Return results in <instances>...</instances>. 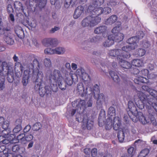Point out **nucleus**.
<instances>
[{"label": "nucleus", "mask_w": 157, "mask_h": 157, "mask_svg": "<svg viewBox=\"0 0 157 157\" xmlns=\"http://www.w3.org/2000/svg\"><path fill=\"white\" fill-rule=\"evenodd\" d=\"M29 67L34 68L33 71L34 76H36V79L35 85V89L39 90V93L41 97L43 96L46 93L51 94L52 90L56 91L58 85L61 90H65L66 88V85L62 76L60 71L55 69L48 76V78L50 87L48 86L44 88V84L43 82V74L42 71L40 70V65L37 60H35L33 63H30Z\"/></svg>", "instance_id": "1"}, {"label": "nucleus", "mask_w": 157, "mask_h": 157, "mask_svg": "<svg viewBox=\"0 0 157 157\" xmlns=\"http://www.w3.org/2000/svg\"><path fill=\"white\" fill-rule=\"evenodd\" d=\"M61 71L65 74L64 82L67 85L71 86L73 82H77L78 78L81 79L86 85L85 89L83 84L82 82L78 83L77 85V90L79 94L82 96H86L92 93V90L91 88L90 78V76L85 72L84 69L82 68H78L75 73L71 71L69 73L64 68Z\"/></svg>", "instance_id": "2"}, {"label": "nucleus", "mask_w": 157, "mask_h": 157, "mask_svg": "<svg viewBox=\"0 0 157 157\" xmlns=\"http://www.w3.org/2000/svg\"><path fill=\"white\" fill-rule=\"evenodd\" d=\"M86 102L84 100H80L77 104V108L73 109L71 111V116H73L75 113L77 112V113L76 115V119L78 122L82 121L84 127H86L88 129H90L93 127V122L90 120H88L87 117L86 118L83 117V119L81 118L80 113L81 111L80 110H82V111L84 109L85 107H90L92 105V101L91 99H90L86 105Z\"/></svg>", "instance_id": "3"}, {"label": "nucleus", "mask_w": 157, "mask_h": 157, "mask_svg": "<svg viewBox=\"0 0 157 157\" xmlns=\"http://www.w3.org/2000/svg\"><path fill=\"white\" fill-rule=\"evenodd\" d=\"M87 12L90 13V16H87L82 21L81 25L82 27H94L100 22L101 18L100 17L96 16V15L94 14L93 11L88 12L87 10Z\"/></svg>", "instance_id": "4"}, {"label": "nucleus", "mask_w": 157, "mask_h": 157, "mask_svg": "<svg viewBox=\"0 0 157 157\" xmlns=\"http://www.w3.org/2000/svg\"><path fill=\"white\" fill-rule=\"evenodd\" d=\"M149 72L147 69H143L140 72V76H137L134 79V81L137 84L140 82L147 83L148 82V79H152L155 78V75L153 74L149 75Z\"/></svg>", "instance_id": "5"}, {"label": "nucleus", "mask_w": 157, "mask_h": 157, "mask_svg": "<svg viewBox=\"0 0 157 157\" xmlns=\"http://www.w3.org/2000/svg\"><path fill=\"white\" fill-rule=\"evenodd\" d=\"M142 89L145 91H146L148 92L151 95L152 97V98H151V97L150 96H148L147 97L146 95L144 93L142 92L145 95L146 97V101L147 102L148 100H150L151 101H157V91L155 90H153V89L149 88L148 86H142ZM140 92H142L140 91H138L137 93L138 95V97L139 98L138 99V101H136V100L135 99H134V101L136 103V102H137L138 103L139 101H140V99L139 97V94Z\"/></svg>", "instance_id": "6"}, {"label": "nucleus", "mask_w": 157, "mask_h": 157, "mask_svg": "<svg viewBox=\"0 0 157 157\" xmlns=\"http://www.w3.org/2000/svg\"><path fill=\"white\" fill-rule=\"evenodd\" d=\"M35 60H37L36 59H34L32 61L29 62L27 66V69L25 70L22 76V83L24 86H26L29 82V79L31 75V71H32L33 76L35 78H36V76H34L33 75V71L34 68L29 67V66L30 63H33V61Z\"/></svg>", "instance_id": "7"}, {"label": "nucleus", "mask_w": 157, "mask_h": 157, "mask_svg": "<svg viewBox=\"0 0 157 157\" xmlns=\"http://www.w3.org/2000/svg\"><path fill=\"white\" fill-rule=\"evenodd\" d=\"M136 117L138 118L140 121L143 124H150L151 122L153 125H156L157 123L154 117H152L149 119L147 116L144 117L141 112H139Z\"/></svg>", "instance_id": "8"}, {"label": "nucleus", "mask_w": 157, "mask_h": 157, "mask_svg": "<svg viewBox=\"0 0 157 157\" xmlns=\"http://www.w3.org/2000/svg\"><path fill=\"white\" fill-rule=\"evenodd\" d=\"M109 56L112 57H117L118 60L121 59V57L129 58L130 57V55L127 54L124 55L122 52L121 50L120 49H116L110 50L108 52Z\"/></svg>", "instance_id": "9"}, {"label": "nucleus", "mask_w": 157, "mask_h": 157, "mask_svg": "<svg viewBox=\"0 0 157 157\" xmlns=\"http://www.w3.org/2000/svg\"><path fill=\"white\" fill-rule=\"evenodd\" d=\"M13 59L14 61L16 62L14 68L15 73L16 76L19 77L21 75L23 67L20 63L17 62L18 60V58L16 55H14Z\"/></svg>", "instance_id": "10"}, {"label": "nucleus", "mask_w": 157, "mask_h": 157, "mask_svg": "<svg viewBox=\"0 0 157 157\" xmlns=\"http://www.w3.org/2000/svg\"><path fill=\"white\" fill-rule=\"evenodd\" d=\"M11 63H8L6 62H0V77L4 76L7 74L9 68L12 67Z\"/></svg>", "instance_id": "11"}, {"label": "nucleus", "mask_w": 157, "mask_h": 157, "mask_svg": "<svg viewBox=\"0 0 157 157\" xmlns=\"http://www.w3.org/2000/svg\"><path fill=\"white\" fill-rule=\"evenodd\" d=\"M93 10V13L96 15V16L100 17V15L102 13L106 14L110 13L111 11V9L109 7H105L104 9L102 7L94 8Z\"/></svg>", "instance_id": "12"}, {"label": "nucleus", "mask_w": 157, "mask_h": 157, "mask_svg": "<svg viewBox=\"0 0 157 157\" xmlns=\"http://www.w3.org/2000/svg\"><path fill=\"white\" fill-rule=\"evenodd\" d=\"M129 136V133L128 129L124 128L122 130L119 131L117 137L120 142L122 143L124 141V138L128 139Z\"/></svg>", "instance_id": "13"}, {"label": "nucleus", "mask_w": 157, "mask_h": 157, "mask_svg": "<svg viewBox=\"0 0 157 157\" xmlns=\"http://www.w3.org/2000/svg\"><path fill=\"white\" fill-rule=\"evenodd\" d=\"M5 135L3 136V139L4 137L5 138L4 139L2 140H0V144H1L2 143L7 144L10 143H15L16 142H14L15 140L14 139L15 136L14 134H11L9 136V134L7 133L6 134L5 133Z\"/></svg>", "instance_id": "14"}, {"label": "nucleus", "mask_w": 157, "mask_h": 157, "mask_svg": "<svg viewBox=\"0 0 157 157\" xmlns=\"http://www.w3.org/2000/svg\"><path fill=\"white\" fill-rule=\"evenodd\" d=\"M104 0H92V4L88 6L87 11H92L94 8H101L100 6L104 3Z\"/></svg>", "instance_id": "15"}, {"label": "nucleus", "mask_w": 157, "mask_h": 157, "mask_svg": "<svg viewBox=\"0 0 157 157\" xmlns=\"http://www.w3.org/2000/svg\"><path fill=\"white\" fill-rule=\"evenodd\" d=\"M94 33L97 34H102L103 37L107 33V28L105 26L102 25L95 28L94 30Z\"/></svg>", "instance_id": "16"}, {"label": "nucleus", "mask_w": 157, "mask_h": 157, "mask_svg": "<svg viewBox=\"0 0 157 157\" xmlns=\"http://www.w3.org/2000/svg\"><path fill=\"white\" fill-rule=\"evenodd\" d=\"M128 111L130 112L134 116L137 117L139 112H138L137 109L132 101H128Z\"/></svg>", "instance_id": "17"}, {"label": "nucleus", "mask_w": 157, "mask_h": 157, "mask_svg": "<svg viewBox=\"0 0 157 157\" xmlns=\"http://www.w3.org/2000/svg\"><path fill=\"white\" fill-rule=\"evenodd\" d=\"M13 36V34L9 32H6L5 34L4 40L7 44L12 45L14 42Z\"/></svg>", "instance_id": "18"}, {"label": "nucleus", "mask_w": 157, "mask_h": 157, "mask_svg": "<svg viewBox=\"0 0 157 157\" xmlns=\"http://www.w3.org/2000/svg\"><path fill=\"white\" fill-rule=\"evenodd\" d=\"M121 124V121L119 117H117L113 119V129L115 130H122V129L120 128Z\"/></svg>", "instance_id": "19"}, {"label": "nucleus", "mask_w": 157, "mask_h": 157, "mask_svg": "<svg viewBox=\"0 0 157 157\" xmlns=\"http://www.w3.org/2000/svg\"><path fill=\"white\" fill-rule=\"evenodd\" d=\"M84 8L82 6H79L76 9L74 15L73 17L75 19H77L80 17L83 14Z\"/></svg>", "instance_id": "20"}, {"label": "nucleus", "mask_w": 157, "mask_h": 157, "mask_svg": "<svg viewBox=\"0 0 157 157\" xmlns=\"http://www.w3.org/2000/svg\"><path fill=\"white\" fill-rule=\"evenodd\" d=\"M124 58H126L121 57L118 60L119 64L123 68L127 69L130 68L131 67V64L127 61L123 60Z\"/></svg>", "instance_id": "21"}, {"label": "nucleus", "mask_w": 157, "mask_h": 157, "mask_svg": "<svg viewBox=\"0 0 157 157\" xmlns=\"http://www.w3.org/2000/svg\"><path fill=\"white\" fill-rule=\"evenodd\" d=\"M138 38H137V36H135L129 38L126 42L128 43L132 44L131 45L132 47H135V49L138 46L137 43H138Z\"/></svg>", "instance_id": "22"}, {"label": "nucleus", "mask_w": 157, "mask_h": 157, "mask_svg": "<svg viewBox=\"0 0 157 157\" xmlns=\"http://www.w3.org/2000/svg\"><path fill=\"white\" fill-rule=\"evenodd\" d=\"M8 70L7 74L5 75V76H7V79L9 82L11 83L13 82V67H10Z\"/></svg>", "instance_id": "23"}, {"label": "nucleus", "mask_w": 157, "mask_h": 157, "mask_svg": "<svg viewBox=\"0 0 157 157\" xmlns=\"http://www.w3.org/2000/svg\"><path fill=\"white\" fill-rule=\"evenodd\" d=\"M2 125V128L4 129L2 131V132L4 133L6 131L8 128L9 126V122L8 121H5L4 118L3 117H0V126Z\"/></svg>", "instance_id": "24"}, {"label": "nucleus", "mask_w": 157, "mask_h": 157, "mask_svg": "<svg viewBox=\"0 0 157 157\" xmlns=\"http://www.w3.org/2000/svg\"><path fill=\"white\" fill-rule=\"evenodd\" d=\"M113 36L112 37L113 38V41H115L116 42H119L123 40L124 38V34L120 33H118L116 34H112L110 35Z\"/></svg>", "instance_id": "25"}, {"label": "nucleus", "mask_w": 157, "mask_h": 157, "mask_svg": "<svg viewBox=\"0 0 157 157\" xmlns=\"http://www.w3.org/2000/svg\"><path fill=\"white\" fill-rule=\"evenodd\" d=\"M112 35H109L108 37V39L103 43V45L105 47H109L114 44L113 38Z\"/></svg>", "instance_id": "26"}, {"label": "nucleus", "mask_w": 157, "mask_h": 157, "mask_svg": "<svg viewBox=\"0 0 157 157\" xmlns=\"http://www.w3.org/2000/svg\"><path fill=\"white\" fill-rule=\"evenodd\" d=\"M135 49V47H133L130 45H127L124 46L122 48V52L124 55H126L127 54H129L130 56V54L129 53V52L132 50Z\"/></svg>", "instance_id": "27"}, {"label": "nucleus", "mask_w": 157, "mask_h": 157, "mask_svg": "<svg viewBox=\"0 0 157 157\" xmlns=\"http://www.w3.org/2000/svg\"><path fill=\"white\" fill-rule=\"evenodd\" d=\"M15 32L18 37L21 39L24 38V33L22 28L20 26H17L15 28Z\"/></svg>", "instance_id": "28"}, {"label": "nucleus", "mask_w": 157, "mask_h": 157, "mask_svg": "<svg viewBox=\"0 0 157 157\" xmlns=\"http://www.w3.org/2000/svg\"><path fill=\"white\" fill-rule=\"evenodd\" d=\"M109 74L111 78L115 82H118L120 81V78L117 73L111 71L109 72Z\"/></svg>", "instance_id": "29"}, {"label": "nucleus", "mask_w": 157, "mask_h": 157, "mask_svg": "<svg viewBox=\"0 0 157 157\" xmlns=\"http://www.w3.org/2000/svg\"><path fill=\"white\" fill-rule=\"evenodd\" d=\"M113 118L108 117V118L106 120L105 123V128L106 129H110L112 127L113 125Z\"/></svg>", "instance_id": "30"}, {"label": "nucleus", "mask_w": 157, "mask_h": 157, "mask_svg": "<svg viewBox=\"0 0 157 157\" xmlns=\"http://www.w3.org/2000/svg\"><path fill=\"white\" fill-rule=\"evenodd\" d=\"M117 20V17L116 15H112L105 21V23L107 25H111L115 23Z\"/></svg>", "instance_id": "31"}, {"label": "nucleus", "mask_w": 157, "mask_h": 157, "mask_svg": "<svg viewBox=\"0 0 157 157\" xmlns=\"http://www.w3.org/2000/svg\"><path fill=\"white\" fill-rule=\"evenodd\" d=\"M132 63L133 66L137 67H141L143 65L142 60L140 59H133L132 61Z\"/></svg>", "instance_id": "32"}, {"label": "nucleus", "mask_w": 157, "mask_h": 157, "mask_svg": "<svg viewBox=\"0 0 157 157\" xmlns=\"http://www.w3.org/2000/svg\"><path fill=\"white\" fill-rule=\"evenodd\" d=\"M92 90V93L93 92L94 97L95 98H97V97H96V94H98L100 92L99 87L98 86L97 84L94 85L93 87V90H92V88L91 87ZM89 95L91 96L92 95V93L91 94H88Z\"/></svg>", "instance_id": "33"}, {"label": "nucleus", "mask_w": 157, "mask_h": 157, "mask_svg": "<svg viewBox=\"0 0 157 157\" xmlns=\"http://www.w3.org/2000/svg\"><path fill=\"white\" fill-rule=\"evenodd\" d=\"M65 50L64 48L60 47H57L54 49V54H63L65 52Z\"/></svg>", "instance_id": "34"}, {"label": "nucleus", "mask_w": 157, "mask_h": 157, "mask_svg": "<svg viewBox=\"0 0 157 157\" xmlns=\"http://www.w3.org/2000/svg\"><path fill=\"white\" fill-rule=\"evenodd\" d=\"M108 117H112L113 119L115 117V110L114 108L113 107H110L108 111Z\"/></svg>", "instance_id": "35"}, {"label": "nucleus", "mask_w": 157, "mask_h": 157, "mask_svg": "<svg viewBox=\"0 0 157 157\" xmlns=\"http://www.w3.org/2000/svg\"><path fill=\"white\" fill-rule=\"evenodd\" d=\"M34 1L36 2L37 5L41 9L44 7L46 3V0H33Z\"/></svg>", "instance_id": "36"}, {"label": "nucleus", "mask_w": 157, "mask_h": 157, "mask_svg": "<svg viewBox=\"0 0 157 157\" xmlns=\"http://www.w3.org/2000/svg\"><path fill=\"white\" fill-rule=\"evenodd\" d=\"M25 135L23 133L20 134L19 136H18L17 140H15V139L14 138L15 140H14V142H16L15 143L19 142L23 144L25 143Z\"/></svg>", "instance_id": "37"}, {"label": "nucleus", "mask_w": 157, "mask_h": 157, "mask_svg": "<svg viewBox=\"0 0 157 157\" xmlns=\"http://www.w3.org/2000/svg\"><path fill=\"white\" fill-rule=\"evenodd\" d=\"M116 26L112 30V32L113 34H116L117 32L120 29L121 25V23L120 21H117L115 24Z\"/></svg>", "instance_id": "38"}, {"label": "nucleus", "mask_w": 157, "mask_h": 157, "mask_svg": "<svg viewBox=\"0 0 157 157\" xmlns=\"http://www.w3.org/2000/svg\"><path fill=\"white\" fill-rule=\"evenodd\" d=\"M146 53V51L145 49L140 48L136 50L135 52V55L139 57L144 56Z\"/></svg>", "instance_id": "39"}, {"label": "nucleus", "mask_w": 157, "mask_h": 157, "mask_svg": "<svg viewBox=\"0 0 157 157\" xmlns=\"http://www.w3.org/2000/svg\"><path fill=\"white\" fill-rule=\"evenodd\" d=\"M96 96L97 97V98L95 99H97V102L98 103L101 104L105 101V97L103 94L99 93L98 95L96 94Z\"/></svg>", "instance_id": "40"}, {"label": "nucleus", "mask_w": 157, "mask_h": 157, "mask_svg": "<svg viewBox=\"0 0 157 157\" xmlns=\"http://www.w3.org/2000/svg\"><path fill=\"white\" fill-rule=\"evenodd\" d=\"M65 68L64 67H62L60 69V71L63 73L64 74V80H65V74L61 71L62 69H63V68H64V69L65 70H66L69 73L71 71H72V70H71V65H70V63H68V62L66 63L65 64Z\"/></svg>", "instance_id": "41"}, {"label": "nucleus", "mask_w": 157, "mask_h": 157, "mask_svg": "<svg viewBox=\"0 0 157 157\" xmlns=\"http://www.w3.org/2000/svg\"><path fill=\"white\" fill-rule=\"evenodd\" d=\"M149 149L146 148L142 150L138 155V157H145L149 153Z\"/></svg>", "instance_id": "42"}, {"label": "nucleus", "mask_w": 157, "mask_h": 157, "mask_svg": "<svg viewBox=\"0 0 157 157\" xmlns=\"http://www.w3.org/2000/svg\"><path fill=\"white\" fill-rule=\"evenodd\" d=\"M128 155L131 157L134 155L136 153V150L133 147H129L127 150Z\"/></svg>", "instance_id": "43"}, {"label": "nucleus", "mask_w": 157, "mask_h": 157, "mask_svg": "<svg viewBox=\"0 0 157 157\" xmlns=\"http://www.w3.org/2000/svg\"><path fill=\"white\" fill-rule=\"evenodd\" d=\"M42 127V125L40 123L37 122L33 124L32 129L34 131H37L40 129Z\"/></svg>", "instance_id": "44"}, {"label": "nucleus", "mask_w": 157, "mask_h": 157, "mask_svg": "<svg viewBox=\"0 0 157 157\" xmlns=\"http://www.w3.org/2000/svg\"><path fill=\"white\" fill-rule=\"evenodd\" d=\"M43 63L47 67H49L51 66V62L50 59L48 58H45L43 60Z\"/></svg>", "instance_id": "45"}, {"label": "nucleus", "mask_w": 157, "mask_h": 157, "mask_svg": "<svg viewBox=\"0 0 157 157\" xmlns=\"http://www.w3.org/2000/svg\"><path fill=\"white\" fill-rule=\"evenodd\" d=\"M4 78V76L0 77V90H3L5 88Z\"/></svg>", "instance_id": "46"}, {"label": "nucleus", "mask_w": 157, "mask_h": 157, "mask_svg": "<svg viewBox=\"0 0 157 157\" xmlns=\"http://www.w3.org/2000/svg\"><path fill=\"white\" fill-rule=\"evenodd\" d=\"M44 52L45 54H54V49L48 48L44 50Z\"/></svg>", "instance_id": "47"}, {"label": "nucleus", "mask_w": 157, "mask_h": 157, "mask_svg": "<svg viewBox=\"0 0 157 157\" xmlns=\"http://www.w3.org/2000/svg\"><path fill=\"white\" fill-rule=\"evenodd\" d=\"M51 38L44 39L43 41L44 45L46 46H49L50 45V42L51 41Z\"/></svg>", "instance_id": "48"}, {"label": "nucleus", "mask_w": 157, "mask_h": 157, "mask_svg": "<svg viewBox=\"0 0 157 157\" xmlns=\"http://www.w3.org/2000/svg\"><path fill=\"white\" fill-rule=\"evenodd\" d=\"M21 129V124H19L16 126L13 129V132L14 133H16L18 132Z\"/></svg>", "instance_id": "49"}, {"label": "nucleus", "mask_w": 157, "mask_h": 157, "mask_svg": "<svg viewBox=\"0 0 157 157\" xmlns=\"http://www.w3.org/2000/svg\"><path fill=\"white\" fill-rule=\"evenodd\" d=\"M103 39V37L99 36H96L95 37L93 38V40L95 42H98L101 41Z\"/></svg>", "instance_id": "50"}, {"label": "nucleus", "mask_w": 157, "mask_h": 157, "mask_svg": "<svg viewBox=\"0 0 157 157\" xmlns=\"http://www.w3.org/2000/svg\"><path fill=\"white\" fill-rule=\"evenodd\" d=\"M25 141H31L33 138V136L31 134L27 135L25 137Z\"/></svg>", "instance_id": "51"}, {"label": "nucleus", "mask_w": 157, "mask_h": 157, "mask_svg": "<svg viewBox=\"0 0 157 157\" xmlns=\"http://www.w3.org/2000/svg\"><path fill=\"white\" fill-rule=\"evenodd\" d=\"M8 20L10 22L12 23H14L15 21L14 15L12 13H10L8 17Z\"/></svg>", "instance_id": "52"}, {"label": "nucleus", "mask_w": 157, "mask_h": 157, "mask_svg": "<svg viewBox=\"0 0 157 157\" xmlns=\"http://www.w3.org/2000/svg\"><path fill=\"white\" fill-rule=\"evenodd\" d=\"M144 33L142 31H140L137 33V38H138V40L139 39L142 38L144 36Z\"/></svg>", "instance_id": "53"}, {"label": "nucleus", "mask_w": 157, "mask_h": 157, "mask_svg": "<svg viewBox=\"0 0 157 157\" xmlns=\"http://www.w3.org/2000/svg\"><path fill=\"white\" fill-rule=\"evenodd\" d=\"M97 150L96 148H94L91 151V155L93 157H95L97 154Z\"/></svg>", "instance_id": "54"}, {"label": "nucleus", "mask_w": 157, "mask_h": 157, "mask_svg": "<svg viewBox=\"0 0 157 157\" xmlns=\"http://www.w3.org/2000/svg\"><path fill=\"white\" fill-rule=\"evenodd\" d=\"M31 128V126L29 125H28L24 128L23 131L24 132L26 133L28 132L29 131Z\"/></svg>", "instance_id": "55"}, {"label": "nucleus", "mask_w": 157, "mask_h": 157, "mask_svg": "<svg viewBox=\"0 0 157 157\" xmlns=\"http://www.w3.org/2000/svg\"><path fill=\"white\" fill-rule=\"evenodd\" d=\"M60 28L58 27L55 26L54 28H52L50 30L51 33H53L56 31L58 30Z\"/></svg>", "instance_id": "56"}, {"label": "nucleus", "mask_w": 157, "mask_h": 157, "mask_svg": "<svg viewBox=\"0 0 157 157\" xmlns=\"http://www.w3.org/2000/svg\"><path fill=\"white\" fill-rule=\"evenodd\" d=\"M19 149V147L18 145H16L13 146L12 150L13 152H16Z\"/></svg>", "instance_id": "57"}, {"label": "nucleus", "mask_w": 157, "mask_h": 157, "mask_svg": "<svg viewBox=\"0 0 157 157\" xmlns=\"http://www.w3.org/2000/svg\"><path fill=\"white\" fill-rule=\"evenodd\" d=\"M7 11L9 13H11L13 11V9L12 6L10 5H8L7 6Z\"/></svg>", "instance_id": "58"}, {"label": "nucleus", "mask_w": 157, "mask_h": 157, "mask_svg": "<svg viewBox=\"0 0 157 157\" xmlns=\"http://www.w3.org/2000/svg\"><path fill=\"white\" fill-rule=\"evenodd\" d=\"M143 46L145 48H148L150 46V44L149 42L147 41H146L144 44H142Z\"/></svg>", "instance_id": "59"}, {"label": "nucleus", "mask_w": 157, "mask_h": 157, "mask_svg": "<svg viewBox=\"0 0 157 157\" xmlns=\"http://www.w3.org/2000/svg\"><path fill=\"white\" fill-rule=\"evenodd\" d=\"M132 73H133L134 74L136 75L138 74H140V73L139 70L137 68H135L134 69ZM139 75L140 74H139V75H138L139 76H140Z\"/></svg>", "instance_id": "60"}, {"label": "nucleus", "mask_w": 157, "mask_h": 157, "mask_svg": "<svg viewBox=\"0 0 157 157\" xmlns=\"http://www.w3.org/2000/svg\"><path fill=\"white\" fill-rule=\"evenodd\" d=\"M71 67L72 69L74 70H76L77 68V65L76 64L74 63H71Z\"/></svg>", "instance_id": "61"}, {"label": "nucleus", "mask_w": 157, "mask_h": 157, "mask_svg": "<svg viewBox=\"0 0 157 157\" xmlns=\"http://www.w3.org/2000/svg\"><path fill=\"white\" fill-rule=\"evenodd\" d=\"M71 3V0H69L68 2H65V6L66 8H67L69 7Z\"/></svg>", "instance_id": "62"}, {"label": "nucleus", "mask_w": 157, "mask_h": 157, "mask_svg": "<svg viewBox=\"0 0 157 157\" xmlns=\"http://www.w3.org/2000/svg\"><path fill=\"white\" fill-rule=\"evenodd\" d=\"M155 136H153L151 138V141L153 143L155 144H157V140H155Z\"/></svg>", "instance_id": "63"}, {"label": "nucleus", "mask_w": 157, "mask_h": 157, "mask_svg": "<svg viewBox=\"0 0 157 157\" xmlns=\"http://www.w3.org/2000/svg\"><path fill=\"white\" fill-rule=\"evenodd\" d=\"M90 149L89 148H86L84 149V152L86 154H88L90 152Z\"/></svg>", "instance_id": "64"}]
</instances>
